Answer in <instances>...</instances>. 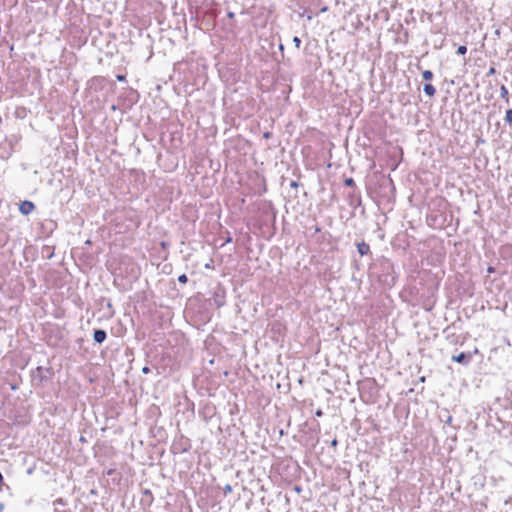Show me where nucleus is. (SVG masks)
<instances>
[{
	"label": "nucleus",
	"mask_w": 512,
	"mask_h": 512,
	"mask_svg": "<svg viewBox=\"0 0 512 512\" xmlns=\"http://www.w3.org/2000/svg\"><path fill=\"white\" fill-rule=\"evenodd\" d=\"M117 78H118V80H120V81L124 79V77H123V76H120V75H119V76H117Z\"/></svg>",
	"instance_id": "15"
},
{
	"label": "nucleus",
	"mask_w": 512,
	"mask_h": 512,
	"mask_svg": "<svg viewBox=\"0 0 512 512\" xmlns=\"http://www.w3.org/2000/svg\"><path fill=\"white\" fill-rule=\"evenodd\" d=\"M106 338V333L103 330H96L94 332V340L97 343H102Z\"/></svg>",
	"instance_id": "2"
},
{
	"label": "nucleus",
	"mask_w": 512,
	"mask_h": 512,
	"mask_svg": "<svg viewBox=\"0 0 512 512\" xmlns=\"http://www.w3.org/2000/svg\"><path fill=\"white\" fill-rule=\"evenodd\" d=\"M293 43L295 44V46H296L297 48H299V47H300L301 40H300L297 36H295V37L293 38Z\"/></svg>",
	"instance_id": "10"
},
{
	"label": "nucleus",
	"mask_w": 512,
	"mask_h": 512,
	"mask_svg": "<svg viewBox=\"0 0 512 512\" xmlns=\"http://www.w3.org/2000/svg\"><path fill=\"white\" fill-rule=\"evenodd\" d=\"M337 444V441L336 440H333L332 441V445L335 446Z\"/></svg>",
	"instance_id": "16"
},
{
	"label": "nucleus",
	"mask_w": 512,
	"mask_h": 512,
	"mask_svg": "<svg viewBox=\"0 0 512 512\" xmlns=\"http://www.w3.org/2000/svg\"><path fill=\"white\" fill-rule=\"evenodd\" d=\"M352 183H353V180H352V179H347V180L345 181V184H346V185H348V186L352 185Z\"/></svg>",
	"instance_id": "13"
},
{
	"label": "nucleus",
	"mask_w": 512,
	"mask_h": 512,
	"mask_svg": "<svg viewBox=\"0 0 512 512\" xmlns=\"http://www.w3.org/2000/svg\"><path fill=\"white\" fill-rule=\"evenodd\" d=\"M464 357H465V355L463 353H461L458 356H454L453 360L458 362V363H461L463 361Z\"/></svg>",
	"instance_id": "7"
},
{
	"label": "nucleus",
	"mask_w": 512,
	"mask_h": 512,
	"mask_svg": "<svg viewBox=\"0 0 512 512\" xmlns=\"http://www.w3.org/2000/svg\"><path fill=\"white\" fill-rule=\"evenodd\" d=\"M466 51H467V48L465 46H459L457 49V53L461 54V55L465 54Z\"/></svg>",
	"instance_id": "8"
},
{
	"label": "nucleus",
	"mask_w": 512,
	"mask_h": 512,
	"mask_svg": "<svg viewBox=\"0 0 512 512\" xmlns=\"http://www.w3.org/2000/svg\"><path fill=\"white\" fill-rule=\"evenodd\" d=\"M34 208L35 206L31 201H23L19 205V211L23 215H29L34 210Z\"/></svg>",
	"instance_id": "1"
},
{
	"label": "nucleus",
	"mask_w": 512,
	"mask_h": 512,
	"mask_svg": "<svg viewBox=\"0 0 512 512\" xmlns=\"http://www.w3.org/2000/svg\"><path fill=\"white\" fill-rule=\"evenodd\" d=\"M422 76L425 80H431L432 77H433V73L429 70H425L423 73H422Z\"/></svg>",
	"instance_id": "5"
},
{
	"label": "nucleus",
	"mask_w": 512,
	"mask_h": 512,
	"mask_svg": "<svg viewBox=\"0 0 512 512\" xmlns=\"http://www.w3.org/2000/svg\"><path fill=\"white\" fill-rule=\"evenodd\" d=\"M424 92L428 95V96H433L435 94V88L431 85V84H426L424 86Z\"/></svg>",
	"instance_id": "4"
},
{
	"label": "nucleus",
	"mask_w": 512,
	"mask_h": 512,
	"mask_svg": "<svg viewBox=\"0 0 512 512\" xmlns=\"http://www.w3.org/2000/svg\"><path fill=\"white\" fill-rule=\"evenodd\" d=\"M142 371H143V373H148V372H149V368L144 367V368L142 369Z\"/></svg>",
	"instance_id": "14"
},
{
	"label": "nucleus",
	"mask_w": 512,
	"mask_h": 512,
	"mask_svg": "<svg viewBox=\"0 0 512 512\" xmlns=\"http://www.w3.org/2000/svg\"><path fill=\"white\" fill-rule=\"evenodd\" d=\"M501 95L503 97H505L507 95V89L504 86L501 87Z\"/></svg>",
	"instance_id": "11"
},
{
	"label": "nucleus",
	"mask_w": 512,
	"mask_h": 512,
	"mask_svg": "<svg viewBox=\"0 0 512 512\" xmlns=\"http://www.w3.org/2000/svg\"><path fill=\"white\" fill-rule=\"evenodd\" d=\"M3 480V477H2V474L0 473V483L2 482Z\"/></svg>",
	"instance_id": "17"
},
{
	"label": "nucleus",
	"mask_w": 512,
	"mask_h": 512,
	"mask_svg": "<svg viewBox=\"0 0 512 512\" xmlns=\"http://www.w3.org/2000/svg\"><path fill=\"white\" fill-rule=\"evenodd\" d=\"M505 120L508 123H512V109L508 110L505 115Z\"/></svg>",
	"instance_id": "6"
},
{
	"label": "nucleus",
	"mask_w": 512,
	"mask_h": 512,
	"mask_svg": "<svg viewBox=\"0 0 512 512\" xmlns=\"http://www.w3.org/2000/svg\"><path fill=\"white\" fill-rule=\"evenodd\" d=\"M178 281H179L180 283L185 284V283L187 282V276H186L185 274L180 275V276L178 277Z\"/></svg>",
	"instance_id": "9"
},
{
	"label": "nucleus",
	"mask_w": 512,
	"mask_h": 512,
	"mask_svg": "<svg viewBox=\"0 0 512 512\" xmlns=\"http://www.w3.org/2000/svg\"><path fill=\"white\" fill-rule=\"evenodd\" d=\"M357 250H358V252H359V254H360V255H362V256H363V255H366V254H368V252H369V245H368V244H366V243H364V242L359 243V244L357 245Z\"/></svg>",
	"instance_id": "3"
},
{
	"label": "nucleus",
	"mask_w": 512,
	"mask_h": 512,
	"mask_svg": "<svg viewBox=\"0 0 512 512\" xmlns=\"http://www.w3.org/2000/svg\"><path fill=\"white\" fill-rule=\"evenodd\" d=\"M224 491L226 493H230L232 491L231 487L229 485H226L225 488H224Z\"/></svg>",
	"instance_id": "12"
}]
</instances>
